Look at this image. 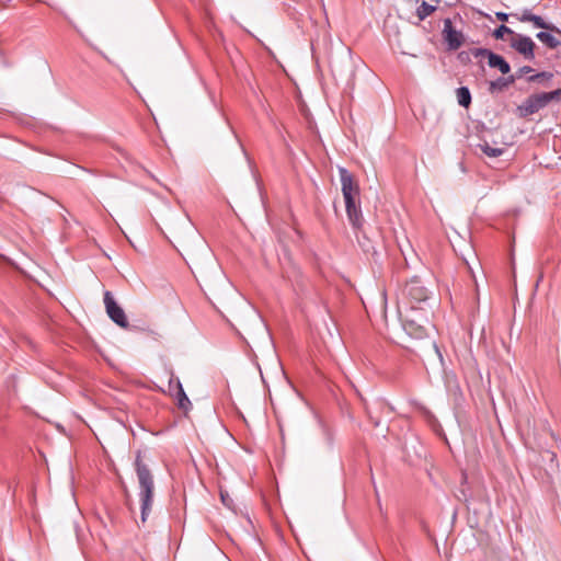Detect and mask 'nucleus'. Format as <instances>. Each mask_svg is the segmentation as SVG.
Returning <instances> with one entry per match:
<instances>
[{
	"label": "nucleus",
	"instance_id": "nucleus-1",
	"mask_svg": "<svg viewBox=\"0 0 561 561\" xmlns=\"http://www.w3.org/2000/svg\"><path fill=\"white\" fill-rule=\"evenodd\" d=\"M296 304L301 310L323 305V298L314 284L299 270H295L289 276Z\"/></svg>",
	"mask_w": 561,
	"mask_h": 561
},
{
	"label": "nucleus",
	"instance_id": "nucleus-2",
	"mask_svg": "<svg viewBox=\"0 0 561 561\" xmlns=\"http://www.w3.org/2000/svg\"><path fill=\"white\" fill-rule=\"evenodd\" d=\"M135 471L139 484L140 517L141 522L145 523L152 510L154 481L151 470L141 459L140 451L136 456Z\"/></svg>",
	"mask_w": 561,
	"mask_h": 561
},
{
	"label": "nucleus",
	"instance_id": "nucleus-3",
	"mask_svg": "<svg viewBox=\"0 0 561 561\" xmlns=\"http://www.w3.org/2000/svg\"><path fill=\"white\" fill-rule=\"evenodd\" d=\"M431 310L415 311L407 309L402 316V327L408 335L415 340H422L430 335L433 325L430 322Z\"/></svg>",
	"mask_w": 561,
	"mask_h": 561
},
{
	"label": "nucleus",
	"instance_id": "nucleus-4",
	"mask_svg": "<svg viewBox=\"0 0 561 561\" xmlns=\"http://www.w3.org/2000/svg\"><path fill=\"white\" fill-rule=\"evenodd\" d=\"M403 295L409 301V309H414L415 311H425L432 309V293L423 285V282L417 276L412 277L405 284Z\"/></svg>",
	"mask_w": 561,
	"mask_h": 561
},
{
	"label": "nucleus",
	"instance_id": "nucleus-5",
	"mask_svg": "<svg viewBox=\"0 0 561 561\" xmlns=\"http://www.w3.org/2000/svg\"><path fill=\"white\" fill-rule=\"evenodd\" d=\"M560 100L561 89L533 94L518 105L517 111L520 117H527L546 107L550 102Z\"/></svg>",
	"mask_w": 561,
	"mask_h": 561
},
{
	"label": "nucleus",
	"instance_id": "nucleus-6",
	"mask_svg": "<svg viewBox=\"0 0 561 561\" xmlns=\"http://www.w3.org/2000/svg\"><path fill=\"white\" fill-rule=\"evenodd\" d=\"M104 306L110 319L121 328H128L129 323L125 311L117 305L111 291L104 293Z\"/></svg>",
	"mask_w": 561,
	"mask_h": 561
},
{
	"label": "nucleus",
	"instance_id": "nucleus-7",
	"mask_svg": "<svg viewBox=\"0 0 561 561\" xmlns=\"http://www.w3.org/2000/svg\"><path fill=\"white\" fill-rule=\"evenodd\" d=\"M510 44L511 47L514 48L518 54L523 55L525 59L533 60L535 58L536 44L529 36L523 34H514Z\"/></svg>",
	"mask_w": 561,
	"mask_h": 561
},
{
	"label": "nucleus",
	"instance_id": "nucleus-8",
	"mask_svg": "<svg viewBox=\"0 0 561 561\" xmlns=\"http://www.w3.org/2000/svg\"><path fill=\"white\" fill-rule=\"evenodd\" d=\"M472 55L476 58L486 57L488 65L491 68H497L503 75H506L511 71L510 64L502 56L491 51L488 48H474L472 50Z\"/></svg>",
	"mask_w": 561,
	"mask_h": 561
},
{
	"label": "nucleus",
	"instance_id": "nucleus-9",
	"mask_svg": "<svg viewBox=\"0 0 561 561\" xmlns=\"http://www.w3.org/2000/svg\"><path fill=\"white\" fill-rule=\"evenodd\" d=\"M511 15L520 22H531L535 27L554 32L561 35V31L557 26L546 22L540 15L534 14L529 9H524L520 13H512Z\"/></svg>",
	"mask_w": 561,
	"mask_h": 561
},
{
	"label": "nucleus",
	"instance_id": "nucleus-10",
	"mask_svg": "<svg viewBox=\"0 0 561 561\" xmlns=\"http://www.w3.org/2000/svg\"><path fill=\"white\" fill-rule=\"evenodd\" d=\"M443 37L449 50H457L463 43L462 33L454 28L449 19L444 21Z\"/></svg>",
	"mask_w": 561,
	"mask_h": 561
},
{
	"label": "nucleus",
	"instance_id": "nucleus-11",
	"mask_svg": "<svg viewBox=\"0 0 561 561\" xmlns=\"http://www.w3.org/2000/svg\"><path fill=\"white\" fill-rule=\"evenodd\" d=\"M340 180L342 185V193L343 196H350V195H359V187L357 183L354 181L353 175L345 169L340 168Z\"/></svg>",
	"mask_w": 561,
	"mask_h": 561
},
{
	"label": "nucleus",
	"instance_id": "nucleus-12",
	"mask_svg": "<svg viewBox=\"0 0 561 561\" xmlns=\"http://www.w3.org/2000/svg\"><path fill=\"white\" fill-rule=\"evenodd\" d=\"M536 37L550 49H554L561 45V41L558 37H556L550 31L538 32L536 34Z\"/></svg>",
	"mask_w": 561,
	"mask_h": 561
},
{
	"label": "nucleus",
	"instance_id": "nucleus-13",
	"mask_svg": "<svg viewBox=\"0 0 561 561\" xmlns=\"http://www.w3.org/2000/svg\"><path fill=\"white\" fill-rule=\"evenodd\" d=\"M346 214H347V218H348L351 225L355 229L362 228L364 218H363L362 210H360L359 206L346 209Z\"/></svg>",
	"mask_w": 561,
	"mask_h": 561
},
{
	"label": "nucleus",
	"instance_id": "nucleus-14",
	"mask_svg": "<svg viewBox=\"0 0 561 561\" xmlns=\"http://www.w3.org/2000/svg\"><path fill=\"white\" fill-rule=\"evenodd\" d=\"M478 147L484 154H486L488 157H491V158L500 157L504 152L503 148L492 147V146H490V144L488 141H483V142L479 144Z\"/></svg>",
	"mask_w": 561,
	"mask_h": 561
},
{
	"label": "nucleus",
	"instance_id": "nucleus-15",
	"mask_svg": "<svg viewBox=\"0 0 561 561\" xmlns=\"http://www.w3.org/2000/svg\"><path fill=\"white\" fill-rule=\"evenodd\" d=\"M175 387L178 389L176 398L179 401V407L181 409H187L191 405V401L188 400V398L182 387V383L179 379L175 380Z\"/></svg>",
	"mask_w": 561,
	"mask_h": 561
},
{
	"label": "nucleus",
	"instance_id": "nucleus-16",
	"mask_svg": "<svg viewBox=\"0 0 561 561\" xmlns=\"http://www.w3.org/2000/svg\"><path fill=\"white\" fill-rule=\"evenodd\" d=\"M515 82V77L508 76L506 78H499L495 81H492L490 83V90L493 91L495 89L503 90L507 88L508 85L513 84Z\"/></svg>",
	"mask_w": 561,
	"mask_h": 561
},
{
	"label": "nucleus",
	"instance_id": "nucleus-17",
	"mask_svg": "<svg viewBox=\"0 0 561 561\" xmlns=\"http://www.w3.org/2000/svg\"><path fill=\"white\" fill-rule=\"evenodd\" d=\"M435 10L436 7L427 3L426 1H423L416 9V15L421 21H423L427 16H430Z\"/></svg>",
	"mask_w": 561,
	"mask_h": 561
},
{
	"label": "nucleus",
	"instance_id": "nucleus-18",
	"mask_svg": "<svg viewBox=\"0 0 561 561\" xmlns=\"http://www.w3.org/2000/svg\"><path fill=\"white\" fill-rule=\"evenodd\" d=\"M457 99H458V103L461 106L468 107L469 104L471 103V94H470L469 89L466 87H461V88L457 89Z\"/></svg>",
	"mask_w": 561,
	"mask_h": 561
},
{
	"label": "nucleus",
	"instance_id": "nucleus-19",
	"mask_svg": "<svg viewBox=\"0 0 561 561\" xmlns=\"http://www.w3.org/2000/svg\"><path fill=\"white\" fill-rule=\"evenodd\" d=\"M512 35V37L514 36V31L511 30L508 26L504 25V24H501L494 32H493V36L496 38V39H503L504 38V35Z\"/></svg>",
	"mask_w": 561,
	"mask_h": 561
},
{
	"label": "nucleus",
	"instance_id": "nucleus-20",
	"mask_svg": "<svg viewBox=\"0 0 561 561\" xmlns=\"http://www.w3.org/2000/svg\"><path fill=\"white\" fill-rule=\"evenodd\" d=\"M553 75L551 72L542 71L533 76H529L527 78L528 82H541V81H549Z\"/></svg>",
	"mask_w": 561,
	"mask_h": 561
},
{
	"label": "nucleus",
	"instance_id": "nucleus-21",
	"mask_svg": "<svg viewBox=\"0 0 561 561\" xmlns=\"http://www.w3.org/2000/svg\"><path fill=\"white\" fill-rule=\"evenodd\" d=\"M531 71H533L531 67L523 66L514 75H512V77H515V81H516L517 79H520L523 76H525Z\"/></svg>",
	"mask_w": 561,
	"mask_h": 561
},
{
	"label": "nucleus",
	"instance_id": "nucleus-22",
	"mask_svg": "<svg viewBox=\"0 0 561 561\" xmlns=\"http://www.w3.org/2000/svg\"><path fill=\"white\" fill-rule=\"evenodd\" d=\"M343 197H344L345 208H346V209H350V208H353V207L358 206V205L356 204V198H357V196H355V195H350V196H343Z\"/></svg>",
	"mask_w": 561,
	"mask_h": 561
},
{
	"label": "nucleus",
	"instance_id": "nucleus-23",
	"mask_svg": "<svg viewBox=\"0 0 561 561\" xmlns=\"http://www.w3.org/2000/svg\"><path fill=\"white\" fill-rule=\"evenodd\" d=\"M496 19L502 21V22H506L508 20V16L510 14L505 13V12H496Z\"/></svg>",
	"mask_w": 561,
	"mask_h": 561
},
{
	"label": "nucleus",
	"instance_id": "nucleus-24",
	"mask_svg": "<svg viewBox=\"0 0 561 561\" xmlns=\"http://www.w3.org/2000/svg\"><path fill=\"white\" fill-rule=\"evenodd\" d=\"M371 421L374 422L375 426H378L379 425V421H376L374 420L371 416H370Z\"/></svg>",
	"mask_w": 561,
	"mask_h": 561
},
{
	"label": "nucleus",
	"instance_id": "nucleus-25",
	"mask_svg": "<svg viewBox=\"0 0 561 561\" xmlns=\"http://www.w3.org/2000/svg\"><path fill=\"white\" fill-rule=\"evenodd\" d=\"M221 501L224 502V504L228 505L227 502H226V497L225 495L221 493Z\"/></svg>",
	"mask_w": 561,
	"mask_h": 561
}]
</instances>
